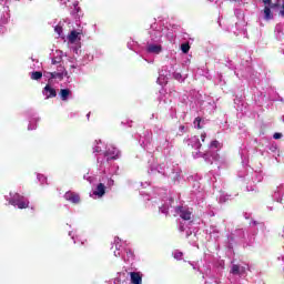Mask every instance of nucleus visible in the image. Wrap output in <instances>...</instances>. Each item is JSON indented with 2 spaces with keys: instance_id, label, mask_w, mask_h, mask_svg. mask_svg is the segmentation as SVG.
I'll return each instance as SVG.
<instances>
[{
  "instance_id": "aec40b11",
  "label": "nucleus",
  "mask_w": 284,
  "mask_h": 284,
  "mask_svg": "<svg viewBox=\"0 0 284 284\" xmlns=\"http://www.w3.org/2000/svg\"><path fill=\"white\" fill-rule=\"evenodd\" d=\"M174 258H176V261H181V258H183V252H175Z\"/></svg>"
},
{
  "instance_id": "393cba45",
  "label": "nucleus",
  "mask_w": 284,
  "mask_h": 284,
  "mask_svg": "<svg viewBox=\"0 0 284 284\" xmlns=\"http://www.w3.org/2000/svg\"><path fill=\"white\" fill-rule=\"evenodd\" d=\"M54 30L55 32H58V34H61V32H63V28L60 26H57Z\"/></svg>"
},
{
  "instance_id": "20e7f679",
  "label": "nucleus",
  "mask_w": 284,
  "mask_h": 284,
  "mask_svg": "<svg viewBox=\"0 0 284 284\" xmlns=\"http://www.w3.org/2000/svg\"><path fill=\"white\" fill-rule=\"evenodd\" d=\"M130 276L132 284H143V275L140 272H131Z\"/></svg>"
},
{
  "instance_id": "2eb2a0df",
  "label": "nucleus",
  "mask_w": 284,
  "mask_h": 284,
  "mask_svg": "<svg viewBox=\"0 0 284 284\" xmlns=\"http://www.w3.org/2000/svg\"><path fill=\"white\" fill-rule=\"evenodd\" d=\"M264 19L266 21L274 19V16L272 14V9H270V7L264 8Z\"/></svg>"
},
{
  "instance_id": "6e6552de",
  "label": "nucleus",
  "mask_w": 284,
  "mask_h": 284,
  "mask_svg": "<svg viewBox=\"0 0 284 284\" xmlns=\"http://www.w3.org/2000/svg\"><path fill=\"white\" fill-rule=\"evenodd\" d=\"M231 274H234V276H241L245 274V267L234 264L231 268Z\"/></svg>"
},
{
  "instance_id": "9d476101",
  "label": "nucleus",
  "mask_w": 284,
  "mask_h": 284,
  "mask_svg": "<svg viewBox=\"0 0 284 284\" xmlns=\"http://www.w3.org/2000/svg\"><path fill=\"white\" fill-rule=\"evenodd\" d=\"M26 197L19 193H14L12 197L9 200L10 205L17 206L18 203L23 201Z\"/></svg>"
},
{
  "instance_id": "2f4dec72",
  "label": "nucleus",
  "mask_w": 284,
  "mask_h": 284,
  "mask_svg": "<svg viewBox=\"0 0 284 284\" xmlns=\"http://www.w3.org/2000/svg\"><path fill=\"white\" fill-rule=\"evenodd\" d=\"M175 77H176V79H179V77H181V74L178 73V74H175Z\"/></svg>"
},
{
  "instance_id": "412c9836",
  "label": "nucleus",
  "mask_w": 284,
  "mask_h": 284,
  "mask_svg": "<svg viewBox=\"0 0 284 284\" xmlns=\"http://www.w3.org/2000/svg\"><path fill=\"white\" fill-rule=\"evenodd\" d=\"M80 11H81V8H79L78 6H74V10L72 11V14H74V17H79Z\"/></svg>"
},
{
  "instance_id": "1a4fd4ad",
  "label": "nucleus",
  "mask_w": 284,
  "mask_h": 284,
  "mask_svg": "<svg viewBox=\"0 0 284 284\" xmlns=\"http://www.w3.org/2000/svg\"><path fill=\"white\" fill-rule=\"evenodd\" d=\"M44 77L49 79V81H52V79H59L60 81H63V73L54 72H44Z\"/></svg>"
},
{
  "instance_id": "f3484780",
  "label": "nucleus",
  "mask_w": 284,
  "mask_h": 284,
  "mask_svg": "<svg viewBox=\"0 0 284 284\" xmlns=\"http://www.w3.org/2000/svg\"><path fill=\"white\" fill-rule=\"evenodd\" d=\"M57 72H58V74H63V79H64V77H67V78L69 77L68 72L65 71V67H63V65H59Z\"/></svg>"
},
{
  "instance_id": "6ab92c4d",
  "label": "nucleus",
  "mask_w": 284,
  "mask_h": 284,
  "mask_svg": "<svg viewBox=\"0 0 284 284\" xmlns=\"http://www.w3.org/2000/svg\"><path fill=\"white\" fill-rule=\"evenodd\" d=\"M194 125H196L197 130H201V118L200 116L195 118Z\"/></svg>"
},
{
  "instance_id": "9b49d317",
  "label": "nucleus",
  "mask_w": 284,
  "mask_h": 284,
  "mask_svg": "<svg viewBox=\"0 0 284 284\" xmlns=\"http://www.w3.org/2000/svg\"><path fill=\"white\" fill-rule=\"evenodd\" d=\"M146 50L152 54H159L163 48L159 44H149Z\"/></svg>"
},
{
  "instance_id": "5701e85b",
  "label": "nucleus",
  "mask_w": 284,
  "mask_h": 284,
  "mask_svg": "<svg viewBox=\"0 0 284 284\" xmlns=\"http://www.w3.org/2000/svg\"><path fill=\"white\" fill-rule=\"evenodd\" d=\"M220 145H221V143H219L217 140L211 142V148L219 149Z\"/></svg>"
},
{
  "instance_id": "4468645a",
  "label": "nucleus",
  "mask_w": 284,
  "mask_h": 284,
  "mask_svg": "<svg viewBox=\"0 0 284 284\" xmlns=\"http://www.w3.org/2000/svg\"><path fill=\"white\" fill-rule=\"evenodd\" d=\"M71 91L70 89H61L60 90V98L62 101H68V97H70Z\"/></svg>"
},
{
  "instance_id": "cd10ccee",
  "label": "nucleus",
  "mask_w": 284,
  "mask_h": 284,
  "mask_svg": "<svg viewBox=\"0 0 284 284\" xmlns=\"http://www.w3.org/2000/svg\"><path fill=\"white\" fill-rule=\"evenodd\" d=\"M206 136H207V134H205V133H202V134H201V140H202L203 143H205Z\"/></svg>"
},
{
  "instance_id": "a878e982",
  "label": "nucleus",
  "mask_w": 284,
  "mask_h": 284,
  "mask_svg": "<svg viewBox=\"0 0 284 284\" xmlns=\"http://www.w3.org/2000/svg\"><path fill=\"white\" fill-rule=\"evenodd\" d=\"M52 65H57L58 63H61V59L57 60L55 58L51 61Z\"/></svg>"
},
{
  "instance_id": "473e14b6",
  "label": "nucleus",
  "mask_w": 284,
  "mask_h": 284,
  "mask_svg": "<svg viewBox=\"0 0 284 284\" xmlns=\"http://www.w3.org/2000/svg\"><path fill=\"white\" fill-rule=\"evenodd\" d=\"M71 68H75L74 65H71Z\"/></svg>"
},
{
  "instance_id": "0eeeda50",
  "label": "nucleus",
  "mask_w": 284,
  "mask_h": 284,
  "mask_svg": "<svg viewBox=\"0 0 284 284\" xmlns=\"http://www.w3.org/2000/svg\"><path fill=\"white\" fill-rule=\"evenodd\" d=\"M105 184L99 183L98 186L95 187V191H93L94 196H99L101 199L102 196L105 195Z\"/></svg>"
},
{
  "instance_id": "423d86ee",
  "label": "nucleus",
  "mask_w": 284,
  "mask_h": 284,
  "mask_svg": "<svg viewBox=\"0 0 284 284\" xmlns=\"http://www.w3.org/2000/svg\"><path fill=\"white\" fill-rule=\"evenodd\" d=\"M81 32H78L77 30H72L70 34L68 36L69 43H77V41H81Z\"/></svg>"
},
{
  "instance_id": "bb28decb",
  "label": "nucleus",
  "mask_w": 284,
  "mask_h": 284,
  "mask_svg": "<svg viewBox=\"0 0 284 284\" xmlns=\"http://www.w3.org/2000/svg\"><path fill=\"white\" fill-rule=\"evenodd\" d=\"M280 14L284 18V0H282V9L280 10Z\"/></svg>"
},
{
  "instance_id": "f257e3e1",
  "label": "nucleus",
  "mask_w": 284,
  "mask_h": 284,
  "mask_svg": "<svg viewBox=\"0 0 284 284\" xmlns=\"http://www.w3.org/2000/svg\"><path fill=\"white\" fill-rule=\"evenodd\" d=\"M175 212L176 214H180V217H182L183 221H192V211L190 207L176 206Z\"/></svg>"
},
{
  "instance_id": "c756f323",
  "label": "nucleus",
  "mask_w": 284,
  "mask_h": 284,
  "mask_svg": "<svg viewBox=\"0 0 284 284\" xmlns=\"http://www.w3.org/2000/svg\"><path fill=\"white\" fill-rule=\"evenodd\" d=\"M180 131L185 132V125H180Z\"/></svg>"
},
{
  "instance_id": "4be33fe9",
  "label": "nucleus",
  "mask_w": 284,
  "mask_h": 284,
  "mask_svg": "<svg viewBox=\"0 0 284 284\" xmlns=\"http://www.w3.org/2000/svg\"><path fill=\"white\" fill-rule=\"evenodd\" d=\"M194 148H195V150H201V148H202L201 141H199L197 138L195 139Z\"/></svg>"
},
{
  "instance_id": "f03ea898",
  "label": "nucleus",
  "mask_w": 284,
  "mask_h": 284,
  "mask_svg": "<svg viewBox=\"0 0 284 284\" xmlns=\"http://www.w3.org/2000/svg\"><path fill=\"white\" fill-rule=\"evenodd\" d=\"M64 199L65 201H70V203H81V196L79 195V193H74V192H67L64 194Z\"/></svg>"
},
{
  "instance_id": "a211bd4d",
  "label": "nucleus",
  "mask_w": 284,
  "mask_h": 284,
  "mask_svg": "<svg viewBox=\"0 0 284 284\" xmlns=\"http://www.w3.org/2000/svg\"><path fill=\"white\" fill-rule=\"evenodd\" d=\"M181 50L184 54H187V52H190V44L189 43L181 44Z\"/></svg>"
},
{
  "instance_id": "b1692460",
  "label": "nucleus",
  "mask_w": 284,
  "mask_h": 284,
  "mask_svg": "<svg viewBox=\"0 0 284 284\" xmlns=\"http://www.w3.org/2000/svg\"><path fill=\"white\" fill-rule=\"evenodd\" d=\"M273 139L275 140L283 139V133H274Z\"/></svg>"
},
{
  "instance_id": "7ed1b4c3",
  "label": "nucleus",
  "mask_w": 284,
  "mask_h": 284,
  "mask_svg": "<svg viewBox=\"0 0 284 284\" xmlns=\"http://www.w3.org/2000/svg\"><path fill=\"white\" fill-rule=\"evenodd\" d=\"M43 94L47 99H54V97H57V90L54 88H52V85L47 84L43 88Z\"/></svg>"
},
{
  "instance_id": "f8f14e48",
  "label": "nucleus",
  "mask_w": 284,
  "mask_h": 284,
  "mask_svg": "<svg viewBox=\"0 0 284 284\" xmlns=\"http://www.w3.org/2000/svg\"><path fill=\"white\" fill-rule=\"evenodd\" d=\"M16 205L19 210H28V207H30V201L24 199V200L18 202Z\"/></svg>"
},
{
  "instance_id": "39448f33",
  "label": "nucleus",
  "mask_w": 284,
  "mask_h": 284,
  "mask_svg": "<svg viewBox=\"0 0 284 284\" xmlns=\"http://www.w3.org/2000/svg\"><path fill=\"white\" fill-rule=\"evenodd\" d=\"M104 156L108 158V161H115V159H119V150L116 149H108L104 153Z\"/></svg>"
},
{
  "instance_id": "dca6fc26",
  "label": "nucleus",
  "mask_w": 284,
  "mask_h": 284,
  "mask_svg": "<svg viewBox=\"0 0 284 284\" xmlns=\"http://www.w3.org/2000/svg\"><path fill=\"white\" fill-rule=\"evenodd\" d=\"M262 1L265 6H270V8H272V9L278 8V6H281V3H278V2L272 3V0H262Z\"/></svg>"
},
{
  "instance_id": "7c9ffc66",
  "label": "nucleus",
  "mask_w": 284,
  "mask_h": 284,
  "mask_svg": "<svg viewBox=\"0 0 284 284\" xmlns=\"http://www.w3.org/2000/svg\"><path fill=\"white\" fill-rule=\"evenodd\" d=\"M180 232H185V226L181 225L180 226Z\"/></svg>"
},
{
  "instance_id": "ddd939ff",
  "label": "nucleus",
  "mask_w": 284,
  "mask_h": 284,
  "mask_svg": "<svg viewBox=\"0 0 284 284\" xmlns=\"http://www.w3.org/2000/svg\"><path fill=\"white\" fill-rule=\"evenodd\" d=\"M41 79H43V72H41V71L31 72V80L32 81H41Z\"/></svg>"
},
{
  "instance_id": "c85d7f7f",
  "label": "nucleus",
  "mask_w": 284,
  "mask_h": 284,
  "mask_svg": "<svg viewBox=\"0 0 284 284\" xmlns=\"http://www.w3.org/2000/svg\"><path fill=\"white\" fill-rule=\"evenodd\" d=\"M93 152H97V153L101 152V146H95V148L93 149Z\"/></svg>"
}]
</instances>
